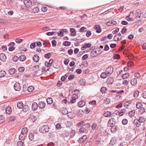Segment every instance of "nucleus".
<instances>
[{
	"mask_svg": "<svg viewBox=\"0 0 146 146\" xmlns=\"http://www.w3.org/2000/svg\"><path fill=\"white\" fill-rule=\"evenodd\" d=\"M53 59H51L48 62H45V65L46 67H49L51 66L53 62Z\"/></svg>",
	"mask_w": 146,
	"mask_h": 146,
	"instance_id": "9d476101",
	"label": "nucleus"
},
{
	"mask_svg": "<svg viewBox=\"0 0 146 146\" xmlns=\"http://www.w3.org/2000/svg\"><path fill=\"white\" fill-rule=\"evenodd\" d=\"M6 59V57L4 54L1 53L0 54V60H1L3 62H5Z\"/></svg>",
	"mask_w": 146,
	"mask_h": 146,
	"instance_id": "9b49d317",
	"label": "nucleus"
},
{
	"mask_svg": "<svg viewBox=\"0 0 146 146\" xmlns=\"http://www.w3.org/2000/svg\"><path fill=\"white\" fill-rule=\"evenodd\" d=\"M128 123V121L126 119H123L122 121V123L124 125H126Z\"/></svg>",
	"mask_w": 146,
	"mask_h": 146,
	"instance_id": "5fc2aeb1",
	"label": "nucleus"
},
{
	"mask_svg": "<svg viewBox=\"0 0 146 146\" xmlns=\"http://www.w3.org/2000/svg\"><path fill=\"white\" fill-rule=\"evenodd\" d=\"M129 76V74L128 73H126L124 74H123L121 77L123 79H125L128 78Z\"/></svg>",
	"mask_w": 146,
	"mask_h": 146,
	"instance_id": "c9c22d12",
	"label": "nucleus"
},
{
	"mask_svg": "<svg viewBox=\"0 0 146 146\" xmlns=\"http://www.w3.org/2000/svg\"><path fill=\"white\" fill-rule=\"evenodd\" d=\"M110 102V100L109 98H106L104 103L106 104H109Z\"/></svg>",
	"mask_w": 146,
	"mask_h": 146,
	"instance_id": "864d4df0",
	"label": "nucleus"
},
{
	"mask_svg": "<svg viewBox=\"0 0 146 146\" xmlns=\"http://www.w3.org/2000/svg\"><path fill=\"white\" fill-rule=\"evenodd\" d=\"M111 131L112 133H114L117 131V127L116 125L111 126Z\"/></svg>",
	"mask_w": 146,
	"mask_h": 146,
	"instance_id": "f3484780",
	"label": "nucleus"
},
{
	"mask_svg": "<svg viewBox=\"0 0 146 146\" xmlns=\"http://www.w3.org/2000/svg\"><path fill=\"white\" fill-rule=\"evenodd\" d=\"M28 129L26 127H23L21 130V133L25 135L27 132Z\"/></svg>",
	"mask_w": 146,
	"mask_h": 146,
	"instance_id": "b1692460",
	"label": "nucleus"
},
{
	"mask_svg": "<svg viewBox=\"0 0 146 146\" xmlns=\"http://www.w3.org/2000/svg\"><path fill=\"white\" fill-rule=\"evenodd\" d=\"M138 120L140 123H142L145 122L146 119L143 117H141L139 118V119Z\"/></svg>",
	"mask_w": 146,
	"mask_h": 146,
	"instance_id": "2f4dec72",
	"label": "nucleus"
},
{
	"mask_svg": "<svg viewBox=\"0 0 146 146\" xmlns=\"http://www.w3.org/2000/svg\"><path fill=\"white\" fill-rule=\"evenodd\" d=\"M6 72L4 70H1L0 71V77H3L6 74Z\"/></svg>",
	"mask_w": 146,
	"mask_h": 146,
	"instance_id": "79ce46f5",
	"label": "nucleus"
},
{
	"mask_svg": "<svg viewBox=\"0 0 146 146\" xmlns=\"http://www.w3.org/2000/svg\"><path fill=\"white\" fill-rule=\"evenodd\" d=\"M63 44L64 45L67 46H68L70 45V43L67 41H65Z\"/></svg>",
	"mask_w": 146,
	"mask_h": 146,
	"instance_id": "338daca9",
	"label": "nucleus"
},
{
	"mask_svg": "<svg viewBox=\"0 0 146 146\" xmlns=\"http://www.w3.org/2000/svg\"><path fill=\"white\" fill-rule=\"evenodd\" d=\"M86 120H82L79 122L76 125L77 127H84L86 128H89L90 127L91 125L89 123H86L85 122Z\"/></svg>",
	"mask_w": 146,
	"mask_h": 146,
	"instance_id": "f257e3e1",
	"label": "nucleus"
},
{
	"mask_svg": "<svg viewBox=\"0 0 146 146\" xmlns=\"http://www.w3.org/2000/svg\"><path fill=\"white\" fill-rule=\"evenodd\" d=\"M57 33L56 32H48L46 33V34L48 36H50L52 35H54V34H56Z\"/></svg>",
	"mask_w": 146,
	"mask_h": 146,
	"instance_id": "603ef678",
	"label": "nucleus"
},
{
	"mask_svg": "<svg viewBox=\"0 0 146 146\" xmlns=\"http://www.w3.org/2000/svg\"><path fill=\"white\" fill-rule=\"evenodd\" d=\"M107 90V89L106 88L104 87H102L101 88L100 91L102 93H104Z\"/></svg>",
	"mask_w": 146,
	"mask_h": 146,
	"instance_id": "49530a36",
	"label": "nucleus"
},
{
	"mask_svg": "<svg viewBox=\"0 0 146 146\" xmlns=\"http://www.w3.org/2000/svg\"><path fill=\"white\" fill-rule=\"evenodd\" d=\"M78 105L79 107H82L85 105V103L83 101H81L78 102Z\"/></svg>",
	"mask_w": 146,
	"mask_h": 146,
	"instance_id": "412c9836",
	"label": "nucleus"
},
{
	"mask_svg": "<svg viewBox=\"0 0 146 146\" xmlns=\"http://www.w3.org/2000/svg\"><path fill=\"white\" fill-rule=\"evenodd\" d=\"M24 2L26 6L29 8L32 5L31 1L30 0H24Z\"/></svg>",
	"mask_w": 146,
	"mask_h": 146,
	"instance_id": "423d86ee",
	"label": "nucleus"
},
{
	"mask_svg": "<svg viewBox=\"0 0 146 146\" xmlns=\"http://www.w3.org/2000/svg\"><path fill=\"white\" fill-rule=\"evenodd\" d=\"M49 127L47 125H44L40 127L39 131L42 133H45L49 131Z\"/></svg>",
	"mask_w": 146,
	"mask_h": 146,
	"instance_id": "f03ea898",
	"label": "nucleus"
},
{
	"mask_svg": "<svg viewBox=\"0 0 146 146\" xmlns=\"http://www.w3.org/2000/svg\"><path fill=\"white\" fill-rule=\"evenodd\" d=\"M25 134H23L21 133V134L19 135V139L20 140L22 141L25 139V136L24 135Z\"/></svg>",
	"mask_w": 146,
	"mask_h": 146,
	"instance_id": "7c9ffc66",
	"label": "nucleus"
},
{
	"mask_svg": "<svg viewBox=\"0 0 146 146\" xmlns=\"http://www.w3.org/2000/svg\"><path fill=\"white\" fill-rule=\"evenodd\" d=\"M115 120L113 118H111L108 121V125L109 126L111 127V126L115 125Z\"/></svg>",
	"mask_w": 146,
	"mask_h": 146,
	"instance_id": "20e7f679",
	"label": "nucleus"
},
{
	"mask_svg": "<svg viewBox=\"0 0 146 146\" xmlns=\"http://www.w3.org/2000/svg\"><path fill=\"white\" fill-rule=\"evenodd\" d=\"M107 82L109 84H112L113 82V78H110L107 80Z\"/></svg>",
	"mask_w": 146,
	"mask_h": 146,
	"instance_id": "c85d7f7f",
	"label": "nucleus"
},
{
	"mask_svg": "<svg viewBox=\"0 0 146 146\" xmlns=\"http://www.w3.org/2000/svg\"><path fill=\"white\" fill-rule=\"evenodd\" d=\"M18 59H19V58L16 56H14L12 58V60L14 62H16Z\"/></svg>",
	"mask_w": 146,
	"mask_h": 146,
	"instance_id": "4d7b16f0",
	"label": "nucleus"
},
{
	"mask_svg": "<svg viewBox=\"0 0 146 146\" xmlns=\"http://www.w3.org/2000/svg\"><path fill=\"white\" fill-rule=\"evenodd\" d=\"M127 31V29L125 28V27H123V29H122L121 31V33L122 34H123L124 33H125V32H126Z\"/></svg>",
	"mask_w": 146,
	"mask_h": 146,
	"instance_id": "052dcab7",
	"label": "nucleus"
},
{
	"mask_svg": "<svg viewBox=\"0 0 146 146\" xmlns=\"http://www.w3.org/2000/svg\"><path fill=\"white\" fill-rule=\"evenodd\" d=\"M39 11V9L38 7L34 8L32 10V12L33 13H36Z\"/></svg>",
	"mask_w": 146,
	"mask_h": 146,
	"instance_id": "a19ab883",
	"label": "nucleus"
},
{
	"mask_svg": "<svg viewBox=\"0 0 146 146\" xmlns=\"http://www.w3.org/2000/svg\"><path fill=\"white\" fill-rule=\"evenodd\" d=\"M120 58V56L118 54H115L113 56V58L114 59H119Z\"/></svg>",
	"mask_w": 146,
	"mask_h": 146,
	"instance_id": "6e6d98bb",
	"label": "nucleus"
},
{
	"mask_svg": "<svg viewBox=\"0 0 146 146\" xmlns=\"http://www.w3.org/2000/svg\"><path fill=\"white\" fill-rule=\"evenodd\" d=\"M133 123L137 127H139L141 125V123L139 122L138 119H135L133 121Z\"/></svg>",
	"mask_w": 146,
	"mask_h": 146,
	"instance_id": "a211bd4d",
	"label": "nucleus"
},
{
	"mask_svg": "<svg viewBox=\"0 0 146 146\" xmlns=\"http://www.w3.org/2000/svg\"><path fill=\"white\" fill-rule=\"evenodd\" d=\"M23 106V104L21 102H19L17 104V107L19 109L22 108Z\"/></svg>",
	"mask_w": 146,
	"mask_h": 146,
	"instance_id": "f704fd0d",
	"label": "nucleus"
},
{
	"mask_svg": "<svg viewBox=\"0 0 146 146\" xmlns=\"http://www.w3.org/2000/svg\"><path fill=\"white\" fill-rule=\"evenodd\" d=\"M87 138V136L85 135H84L82 137L79 138L78 141L80 143H82Z\"/></svg>",
	"mask_w": 146,
	"mask_h": 146,
	"instance_id": "ddd939ff",
	"label": "nucleus"
},
{
	"mask_svg": "<svg viewBox=\"0 0 146 146\" xmlns=\"http://www.w3.org/2000/svg\"><path fill=\"white\" fill-rule=\"evenodd\" d=\"M111 115V112L108 111L106 112L104 114V116L105 117H110Z\"/></svg>",
	"mask_w": 146,
	"mask_h": 146,
	"instance_id": "bb28decb",
	"label": "nucleus"
},
{
	"mask_svg": "<svg viewBox=\"0 0 146 146\" xmlns=\"http://www.w3.org/2000/svg\"><path fill=\"white\" fill-rule=\"evenodd\" d=\"M81 127L79 129V131L81 133H86L88 131L84 127Z\"/></svg>",
	"mask_w": 146,
	"mask_h": 146,
	"instance_id": "f8f14e48",
	"label": "nucleus"
},
{
	"mask_svg": "<svg viewBox=\"0 0 146 146\" xmlns=\"http://www.w3.org/2000/svg\"><path fill=\"white\" fill-rule=\"evenodd\" d=\"M107 74L105 72H102L101 75V77L103 79H105L107 77Z\"/></svg>",
	"mask_w": 146,
	"mask_h": 146,
	"instance_id": "58836bf2",
	"label": "nucleus"
},
{
	"mask_svg": "<svg viewBox=\"0 0 146 146\" xmlns=\"http://www.w3.org/2000/svg\"><path fill=\"white\" fill-rule=\"evenodd\" d=\"M135 113V111L134 110H133L129 112V115L130 117H132L134 115Z\"/></svg>",
	"mask_w": 146,
	"mask_h": 146,
	"instance_id": "4c0bfd02",
	"label": "nucleus"
},
{
	"mask_svg": "<svg viewBox=\"0 0 146 146\" xmlns=\"http://www.w3.org/2000/svg\"><path fill=\"white\" fill-rule=\"evenodd\" d=\"M11 112V109L10 107L8 106L6 108V112L7 113L10 114Z\"/></svg>",
	"mask_w": 146,
	"mask_h": 146,
	"instance_id": "473e14b6",
	"label": "nucleus"
},
{
	"mask_svg": "<svg viewBox=\"0 0 146 146\" xmlns=\"http://www.w3.org/2000/svg\"><path fill=\"white\" fill-rule=\"evenodd\" d=\"M113 71V68L112 67H109L106 70V71L108 74L110 75Z\"/></svg>",
	"mask_w": 146,
	"mask_h": 146,
	"instance_id": "39448f33",
	"label": "nucleus"
},
{
	"mask_svg": "<svg viewBox=\"0 0 146 146\" xmlns=\"http://www.w3.org/2000/svg\"><path fill=\"white\" fill-rule=\"evenodd\" d=\"M69 118H73V116L71 113V112H68V113L67 114Z\"/></svg>",
	"mask_w": 146,
	"mask_h": 146,
	"instance_id": "0e129e2a",
	"label": "nucleus"
},
{
	"mask_svg": "<svg viewBox=\"0 0 146 146\" xmlns=\"http://www.w3.org/2000/svg\"><path fill=\"white\" fill-rule=\"evenodd\" d=\"M53 67L55 68H58L59 67V66L58 65L57 63H54L53 65Z\"/></svg>",
	"mask_w": 146,
	"mask_h": 146,
	"instance_id": "e2e57ef3",
	"label": "nucleus"
},
{
	"mask_svg": "<svg viewBox=\"0 0 146 146\" xmlns=\"http://www.w3.org/2000/svg\"><path fill=\"white\" fill-rule=\"evenodd\" d=\"M86 28L84 27H82L80 28V32H83L86 31L85 29H86Z\"/></svg>",
	"mask_w": 146,
	"mask_h": 146,
	"instance_id": "69168bd1",
	"label": "nucleus"
},
{
	"mask_svg": "<svg viewBox=\"0 0 146 146\" xmlns=\"http://www.w3.org/2000/svg\"><path fill=\"white\" fill-rule=\"evenodd\" d=\"M26 59V56L24 55H22L19 56V59L21 61H24Z\"/></svg>",
	"mask_w": 146,
	"mask_h": 146,
	"instance_id": "a878e982",
	"label": "nucleus"
},
{
	"mask_svg": "<svg viewBox=\"0 0 146 146\" xmlns=\"http://www.w3.org/2000/svg\"><path fill=\"white\" fill-rule=\"evenodd\" d=\"M47 102L48 104H50L53 103V101L52 98H48L47 99Z\"/></svg>",
	"mask_w": 146,
	"mask_h": 146,
	"instance_id": "72a5a7b5",
	"label": "nucleus"
},
{
	"mask_svg": "<svg viewBox=\"0 0 146 146\" xmlns=\"http://www.w3.org/2000/svg\"><path fill=\"white\" fill-rule=\"evenodd\" d=\"M29 138L31 141H32L34 139V135L32 133L29 134Z\"/></svg>",
	"mask_w": 146,
	"mask_h": 146,
	"instance_id": "09e8293b",
	"label": "nucleus"
},
{
	"mask_svg": "<svg viewBox=\"0 0 146 146\" xmlns=\"http://www.w3.org/2000/svg\"><path fill=\"white\" fill-rule=\"evenodd\" d=\"M140 109V110L139 111V112L141 113H142L145 112V109L144 108L142 107Z\"/></svg>",
	"mask_w": 146,
	"mask_h": 146,
	"instance_id": "13d9d810",
	"label": "nucleus"
},
{
	"mask_svg": "<svg viewBox=\"0 0 146 146\" xmlns=\"http://www.w3.org/2000/svg\"><path fill=\"white\" fill-rule=\"evenodd\" d=\"M51 56L50 53H48L46 54L44 56V57L46 58L49 59Z\"/></svg>",
	"mask_w": 146,
	"mask_h": 146,
	"instance_id": "de8ad7c7",
	"label": "nucleus"
},
{
	"mask_svg": "<svg viewBox=\"0 0 146 146\" xmlns=\"http://www.w3.org/2000/svg\"><path fill=\"white\" fill-rule=\"evenodd\" d=\"M33 58L34 62H37L39 60V57L37 54H36L33 56Z\"/></svg>",
	"mask_w": 146,
	"mask_h": 146,
	"instance_id": "6ab92c4d",
	"label": "nucleus"
},
{
	"mask_svg": "<svg viewBox=\"0 0 146 146\" xmlns=\"http://www.w3.org/2000/svg\"><path fill=\"white\" fill-rule=\"evenodd\" d=\"M29 118L33 122L36 120L37 118L36 116L31 115L29 116Z\"/></svg>",
	"mask_w": 146,
	"mask_h": 146,
	"instance_id": "4be33fe9",
	"label": "nucleus"
},
{
	"mask_svg": "<svg viewBox=\"0 0 146 146\" xmlns=\"http://www.w3.org/2000/svg\"><path fill=\"white\" fill-rule=\"evenodd\" d=\"M142 14L141 11L139 9L136 10L135 15L137 17L140 18L141 15Z\"/></svg>",
	"mask_w": 146,
	"mask_h": 146,
	"instance_id": "4468645a",
	"label": "nucleus"
},
{
	"mask_svg": "<svg viewBox=\"0 0 146 146\" xmlns=\"http://www.w3.org/2000/svg\"><path fill=\"white\" fill-rule=\"evenodd\" d=\"M101 142L100 141L97 140L96 141V145H97V146H101Z\"/></svg>",
	"mask_w": 146,
	"mask_h": 146,
	"instance_id": "774afa93",
	"label": "nucleus"
},
{
	"mask_svg": "<svg viewBox=\"0 0 146 146\" xmlns=\"http://www.w3.org/2000/svg\"><path fill=\"white\" fill-rule=\"evenodd\" d=\"M139 91L137 90L136 91L134 92L133 94V96L135 98H137L139 95Z\"/></svg>",
	"mask_w": 146,
	"mask_h": 146,
	"instance_id": "a18cd8bd",
	"label": "nucleus"
},
{
	"mask_svg": "<svg viewBox=\"0 0 146 146\" xmlns=\"http://www.w3.org/2000/svg\"><path fill=\"white\" fill-rule=\"evenodd\" d=\"M15 69L14 68L10 69L8 70V72L10 75L13 74L15 72Z\"/></svg>",
	"mask_w": 146,
	"mask_h": 146,
	"instance_id": "c756f323",
	"label": "nucleus"
},
{
	"mask_svg": "<svg viewBox=\"0 0 146 146\" xmlns=\"http://www.w3.org/2000/svg\"><path fill=\"white\" fill-rule=\"evenodd\" d=\"M131 85L133 86H135L137 83V79L135 78L132 79L131 80Z\"/></svg>",
	"mask_w": 146,
	"mask_h": 146,
	"instance_id": "5701e85b",
	"label": "nucleus"
},
{
	"mask_svg": "<svg viewBox=\"0 0 146 146\" xmlns=\"http://www.w3.org/2000/svg\"><path fill=\"white\" fill-rule=\"evenodd\" d=\"M46 105V104L44 102L42 101L40 102L38 104V107L41 109H42L44 108Z\"/></svg>",
	"mask_w": 146,
	"mask_h": 146,
	"instance_id": "2eb2a0df",
	"label": "nucleus"
},
{
	"mask_svg": "<svg viewBox=\"0 0 146 146\" xmlns=\"http://www.w3.org/2000/svg\"><path fill=\"white\" fill-rule=\"evenodd\" d=\"M89 104L92 105H96V102L95 100H93L89 102Z\"/></svg>",
	"mask_w": 146,
	"mask_h": 146,
	"instance_id": "680f3d73",
	"label": "nucleus"
},
{
	"mask_svg": "<svg viewBox=\"0 0 146 146\" xmlns=\"http://www.w3.org/2000/svg\"><path fill=\"white\" fill-rule=\"evenodd\" d=\"M102 52L100 53L99 52H97L96 50H94L90 52V55L92 57H96L101 54Z\"/></svg>",
	"mask_w": 146,
	"mask_h": 146,
	"instance_id": "7ed1b4c3",
	"label": "nucleus"
},
{
	"mask_svg": "<svg viewBox=\"0 0 146 146\" xmlns=\"http://www.w3.org/2000/svg\"><path fill=\"white\" fill-rule=\"evenodd\" d=\"M131 103V101H129L125 102L124 104V106L126 108H127V106H128L129 104H130Z\"/></svg>",
	"mask_w": 146,
	"mask_h": 146,
	"instance_id": "c03bdc74",
	"label": "nucleus"
},
{
	"mask_svg": "<svg viewBox=\"0 0 146 146\" xmlns=\"http://www.w3.org/2000/svg\"><path fill=\"white\" fill-rule=\"evenodd\" d=\"M14 88L15 91H19L21 88L20 84L17 82L15 83L14 86Z\"/></svg>",
	"mask_w": 146,
	"mask_h": 146,
	"instance_id": "1a4fd4ad",
	"label": "nucleus"
},
{
	"mask_svg": "<svg viewBox=\"0 0 146 146\" xmlns=\"http://www.w3.org/2000/svg\"><path fill=\"white\" fill-rule=\"evenodd\" d=\"M33 89L34 88L32 86H29L27 89L28 91L29 92H32Z\"/></svg>",
	"mask_w": 146,
	"mask_h": 146,
	"instance_id": "8fccbe9b",
	"label": "nucleus"
},
{
	"mask_svg": "<svg viewBox=\"0 0 146 146\" xmlns=\"http://www.w3.org/2000/svg\"><path fill=\"white\" fill-rule=\"evenodd\" d=\"M38 107V105L36 102L33 103L32 105V108L33 110H36Z\"/></svg>",
	"mask_w": 146,
	"mask_h": 146,
	"instance_id": "dca6fc26",
	"label": "nucleus"
},
{
	"mask_svg": "<svg viewBox=\"0 0 146 146\" xmlns=\"http://www.w3.org/2000/svg\"><path fill=\"white\" fill-rule=\"evenodd\" d=\"M75 94H74V103L76 102V100L78 98V94L77 93H78L79 91L77 90H75L74 91Z\"/></svg>",
	"mask_w": 146,
	"mask_h": 146,
	"instance_id": "6e6552de",
	"label": "nucleus"
},
{
	"mask_svg": "<svg viewBox=\"0 0 146 146\" xmlns=\"http://www.w3.org/2000/svg\"><path fill=\"white\" fill-rule=\"evenodd\" d=\"M16 118L14 116H10L9 118V121L8 123H10L13 121H14Z\"/></svg>",
	"mask_w": 146,
	"mask_h": 146,
	"instance_id": "e433bc0d",
	"label": "nucleus"
},
{
	"mask_svg": "<svg viewBox=\"0 0 146 146\" xmlns=\"http://www.w3.org/2000/svg\"><path fill=\"white\" fill-rule=\"evenodd\" d=\"M23 111L25 112H27L29 109V107L28 105H25L23 106Z\"/></svg>",
	"mask_w": 146,
	"mask_h": 146,
	"instance_id": "aec40b11",
	"label": "nucleus"
},
{
	"mask_svg": "<svg viewBox=\"0 0 146 146\" xmlns=\"http://www.w3.org/2000/svg\"><path fill=\"white\" fill-rule=\"evenodd\" d=\"M121 34L120 33H119L118 34L116 35L114 37V40L115 41H117V40L119 38V37L121 36Z\"/></svg>",
	"mask_w": 146,
	"mask_h": 146,
	"instance_id": "393cba45",
	"label": "nucleus"
},
{
	"mask_svg": "<svg viewBox=\"0 0 146 146\" xmlns=\"http://www.w3.org/2000/svg\"><path fill=\"white\" fill-rule=\"evenodd\" d=\"M68 111L65 108H64L62 110V113L64 115L67 114L68 113Z\"/></svg>",
	"mask_w": 146,
	"mask_h": 146,
	"instance_id": "37998d69",
	"label": "nucleus"
},
{
	"mask_svg": "<svg viewBox=\"0 0 146 146\" xmlns=\"http://www.w3.org/2000/svg\"><path fill=\"white\" fill-rule=\"evenodd\" d=\"M136 107L138 109H140L143 107V105L140 102H137L136 104Z\"/></svg>",
	"mask_w": 146,
	"mask_h": 146,
	"instance_id": "ea45409f",
	"label": "nucleus"
},
{
	"mask_svg": "<svg viewBox=\"0 0 146 146\" xmlns=\"http://www.w3.org/2000/svg\"><path fill=\"white\" fill-rule=\"evenodd\" d=\"M94 28L96 30V32L100 33L102 31L100 26L98 25H96L94 26Z\"/></svg>",
	"mask_w": 146,
	"mask_h": 146,
	"instance_id": "0eeeda50",
	"label": "nucleus"
},
{
	"mask_svg": "<svg viewBox=\"0 0 146 146\" xmlns=\"http://www.w3.org/2000/svg\"><path fill=\"white\" fill-rule=\"evenodd\" d=\"M5 121V119L3 115L0 116V123H3Z\"/></svg>",
	"mask_w": 146,
	"mask_h": 146,
	"instance_id": "3c124183",
	"label": "nucleus"
},
{
	"mask_svg": "<svg viewBox=\"0 0 146 146\" xmlns=\"http://www.w3.org/2000/svg\"><path fill=\"white\" fill-rule=\"evenodd\" d=\"M116 140L115 137H113L111 139L110 142L109 143L110 144L113 145L115 144L116 142Z\"/></svg>",
	"mask_w": 146,
	"mask_h": 146,
	"instance_id": "cd10ccee",
	"label": "nucleus"
},
{
	"mask_svg": "<svg viewBox=\"0 0 146 146\" xmlns=\"http://www.w3.org/2000/svg\"><path fill=\"white\" fill-rule=\"evenodd\" d=\"M91 32L90 31H88L87 32L86 35L87 37H89L91 35Z\"/></svg>",
	"mask_w": 146,
	"mask_h": 146,
	"instance_id": "bf43d9fd",
	"label": "nucleus"
}]
</instances>
